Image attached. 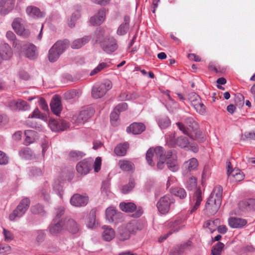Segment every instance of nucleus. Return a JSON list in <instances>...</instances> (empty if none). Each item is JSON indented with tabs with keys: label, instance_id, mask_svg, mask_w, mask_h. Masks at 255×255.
<instances>
[{
	"label": "nucleus",
	"instance_id": "obj_56",
	"mask_svg": "<svg viewBox=\"0 0 255 255\" xmlns=\"http://www.w3.org/2000/svg\"><path fill=\"white\" fill-rule=\"evenodd\" d=\"M50 189L49 188L46 187L43 188L39 193V196L40 198H42L44 201L48 202L50 200Z\"/></svg>",
	"mask_w": 255,
	"mask_h": 255
},
{
	"label": "nucleus",
	"instance_id": "obj_41",
	"mask_svg": "<svg viewBox=\"0 0 255 255\" xmlns=\"http://www.w3.org/2000/svg\"><path fill=\"white\" fill-rule=\"evenodd\" d=\"M128 147V143L127 142L120 143L115 148L114 152L118 156H124L127 153Z\"/></svg>",
	"mask_w": 255,
	"mask_h": 255
},
{
	"label": "nucleus",
	"instance_id": "obj_37",
	"mask_svg": "<svg viewBox=\"0 0 255 255\" xmlns=\"http://www.w3.org/2000/svg\"><path fill=\"white\" fill-rule=\"evenodd\" d=\"M191 245V242L189 241L180 246L175 248L173 251L170 253L169 255H182L185 250H189L190 246Z\"/></svg>",
	"mask_w": 255,
	"mask_h": 255
},
{
	"label": "nucleus",
	"instance_id": "obj_32",
	"mask_svg": "<svg viewBox=\"0 0 255 255\" xmlns=\"http://www.w3.org/2000/svg\"><path fill=\"white\" fill-rule=\"evenodd\" d=\"M167 166L168 168L172 172H175L179 169V165L177 161V156L175 154L172 153V155L167 159Z\"/></svg>",
	"mask_w": 255,
	"mask_h": 255
},
{
	"label": "nucleus",
	"instance_id": "obj_8",
	"mask_svg": "<svg viewBox=\"0 0 255 255\" xmlns=\"http://www.w3.org/2000/svg\"><path fill=\"white\" fill-rule=\"evenodd\" d=\"M30 200L27 198L23 199L17 208L9 215V218L10 221H14L16 218L21 217L28 209L30 205Z\"/></svg>",
	"mask_w": 255,
	"mask_h": 255
},
{
	"label": "nucleus",
	"instance_id": "obj_15",
	"mask_svg": "<svg viewBox=\"0 0 255 255\" xmlns=\"http://www.w3.org/2000/svg\"><path fill=\"white\" fill-rule=\"evenodd\" d=\"M228 166L227 174L230 179L233 182H239L244 179V175L241 170L238 168L234 169L230 171L232 168L231 163L230 161L227 162Z\"/></svg>",
	"mask_w": 255,
	"mask_h": 255
},
{
	"label": "nucleus",
	"instance_id": "obj_18",
	"mask_svg": "<svg viewBox=\"0 0 255 255\" xmlns=\"http://www.w3.org/2000/svg\"><path fill=\"white\" fill-rule=\"evenodd\" d=\"M15 0H0V13L6 15L11 11L14 6Z\"/></svg>",
	"mask_w": 255,
	"mask_h": 255
},
{
	"label": "nucleus",
	"instance_id": "obj_50",
	"mask_svg": "<svg viewBox=\"0 0 255 255\" xmlns=\"http://www.w3.org/2000/svg\"><path fill=\"white\" fill-rule=\"evenodd\" d=\"M157 123L161 128H166L170 125V121L167 117H163L158 119Z\"/></svg>",
	"mask_w": 255,
	"mask_h": 255
},
{
	"label": "nucleus",
	"instance_id": "obj_28",
	"mask_svg": "<svg viewBox=\"0 0 255 255\" xmlns=\"http://www.w3.org/2000/svg\"><path fill=\"white\" fill-rule=\"evenodd\" d=\"M130 17L128 15L124 16V22H123L118 27L117 33L118 35L122 36L125 35L129 28Z\"/></svg>",
	"mask_w": 255,
	"mask_h": 255
},
{
	"label": "nucleus",
	"instance_id": "obj_44",
	"mask_svg": "<svg viewBox=\"0 0 255 255\" xmlns=\"http://www.w3.org/2000/svg\"><path fill=\"white\" fill-rule=\"evenodd\" d=\"M65 226L73 234H76L79 230L77 223L74 220L71 219H69L66 221Z\"/></svg>",
	"mask_w": 255,
	"mask_h": 255
},
{
	"label": "nucleus",
	"instance_id": "obj_17",
	"mask_svg": "<svg viewBox=\"0 0 255 255\" xmlns=\"http://www.w3.org/2000/svg\"><path fill=\"white\" fill-rule=\"evenodd\" d=\"M88 202L87 197L81 195L79 194L73 195L70 199V203L72 205L75 207H82L86 205Z\"/></svg>",
	"mask_w": 255,
	"mask_h": 255
},
{
	"label": "nucleus",
	"instance_id": "obj_49",
	"mask_svg": "<svg viewBox=\"0 0 255 255\" xmlns=\"http://www.w3.org/2000/svg\"><path fill=\"white\" fill-rule=\"evenodd\" d=\"M190 134H193V138L192 139L194 140H198L199 142H202L204 141V137L202 136V132L198 129V127L195 129L191 130L190 132Z\"/></svg>",
	"mask_w": 255,
	"mask_h": 255
},
{
	"label": "nucleus",
	"instance_id": "obj_14",
	"mask_svg": "<svg viewBox=\"0 0 255 255\" xmlns=\"http://www.w3.org/2000/svg\"><path fill=\"white\" fill-rule=\"evenodd\" d=\"M93 159L91 158L85 159L78 163L76 170L81 174H87L92 169Z\"/></svg>",
	"mask_w": 255,
	"mask_h": 255
},
{
	"label": "nucleus",
	"instance_id": "obj_12",
	"mask_svg": "<svg viewBox=\"0 0 255 255\" xmlns=\"http://www.w3.org/2000/svg\"><path fill=\"white\" fill-rule=\"evenodd\" d=\"M49 126L54 131H63L69 128V123L63 120H49Z\"/></svg>",
	"mask_w": 255,
	"mask_h": 255
},
{
	"label": "nucleus",
	"instance_id": "obj_51",
	"mask_svg": "<svg viewBox=\"0 0 255 255\" xmlns=\"http://www.w3.org/2000/svg\"><path fill=\"white\" fill-rule=\"evenodd\" d=\"M85 153L80 151L73 150L70 152L69 154V159L71 160H78L83 157Z\"/></svg>",
	"mask_w": 255,
	"mask_h": 255
},
{
	"label": "nucleus",
	"instance_id": "obj_46",
	"mask_svg": "<svg viewBox=\"0 0 255 255\" xmlns=\"http://www.w3.org/2000/svg\"><path fill=\"white\" fill-rule=\"evenodd\" d=\"M224 247L223 243L218 242L212 247L211 255H221Z\"/></svg>",
	"mask_w": 255,
	"mask_h": 255
},
{
	"label": "nucleus",
	"instance_id": "obj_20",
	"mask_svg": "<svg viewBox=\"0 0 255 255\" xmlns=\"http://www.w3.org/2000/svg\"><path fill=\"white\" fill-rule=\"evenodd\" d=\"M64 225V222L62 220L57 222L53 220L48 227L50 234L53 236H57L63 230Z\"/></svg>",
	"mask_w": 255,
	"mask_h": 255
},
{
	"label": "nucleus",
	"instance_id": "obj_4",
	"mask_svg": "<svg viewBox=\"0 0 255 255\" xmlns=\"http://www.w3.org/2000/svg\"><path fill=\"white\" fill-rule=\"evenodd\" d=\"M172 150H169L167 152L162 146H157L155 148H150L146 153V160L148 164L151 167L154 166V163L152 161L154 153L158 159H168L172 155Z\"/></svg>",
	"mask_w": 255,
	"mask_h": 255
},
{
	"label": "nucleus",
	"instance_id": "obj_43",
	"mask_svg": "<svg viewBox=\"0 0 255 255\" xmlns=\"http://www.w3.org/2000/svg\"><path fill=\"white\" fill-rule=\"evenodd\" d=\"M170 192L175 196L181 199H184L187 196V193L184 189L180 187L172 188L170 190Z\"/></svg>",
	"mask_w": 255,
	"mask_h": 255
},
{
	"label": "nucleus",
	"instance_id": "obj_31",
	"mask_svg": "<svg viewBox=\"0 0 255 255\" xmlns=\"http://www.w3.org/2000/svg\"><path fill=\"white\" fill-rule=\"evenodd\" d=\"M121 215L120 213L117 212L114 208L112 207L107 208L106 211V218L110 223L116 222L117 218Z\"/></svg>",
	"mask_w": 255,
	"mask_h": 255
},
{
	"label": "nucleus",
	"instance_id": "obj_64",
	"mask_svg": "<svg viewBox=\"0 0 255 255\" xmlns=\"http://www.w3.org/2000/svg\"><path fill=\"white\" fill-rule=\"evenodd\" d=\"M3 234L4 236V240L7 242H9L13 239V234L5 229H3Z\"/></svg>",
	"mask_w": 255,
	"mask_h": 255
},
{
	"label": "nucleus",
	"instance_id": "obj_58",
	"mask_svg": "<svg viewBox=\"0 0 255 255\" xmlns=\"http://www.w3.org/2000/svg\"><path fill=\"white\" fill-rule=\"evenodd\" d=\"M134 187V181L133 179H130L128 184L123 187L122 189V193L127 194L129 193Z\"/></svg>",
	"mask_w": 255,
	"mask_h": 255
},
{
	"label": "nucleus",
	"instance_id": "obj_6",
	"mask_svg": "<svg viewBox=\"0 0 255 255\" xmlns=\"http://www.w3.org/2000/svg\"><path fill=\"white\" fill-rule=\"evenodd\" d=\"M175 202L173 197L171 195L167 194L160 198L156 204V207L161 214H166Z\"/></svg>",
	"mask_w": 255,
	"mask_h": 255
},
{
	"label": "nucleus",
	"instance_id": "obj_40",
	"mask_svg": "<svg viewBox=\"0 0 255 255\" xmlns=\"http://www.w3.org/2000/svg\"><path fill=\"white\" fill-rule=\"evenodd\" d=\"M91 37L89 36H85L82 38H79L74 40L71 45L73 49H78L83 45L88 43L90 40Z\"/></svg>",
	"mask_w": 255,
	"mask_h": 255
},
{
	"label": "nucleus",
	"instance_id": "obj_24",
	"mask_svg": "<svg viewBox=\"0 0 255 255\" xmlns=\"http://www.w3.org/2000/svg\"><path fill=\"white\" fill-rule=\"evenodd\" d=\"M229 224L233 228H241L247 224V221L245 219L237 217H232L229 219Z\"/></svg>",
	"mask_w": 255,
	"mask_h": 255
},
{
	"label": "nucleus",
	"instance_id": "obj_53",
	"mask_svg": "<svg viewBox=\"0 0 255 255\" xmlns=\"http://www.w3.org/2000/svg\"><path fill=\"white\" fill-rule=\"evenodd\" d=\"M80 16V9H77L76 11L73 12L71 16L70 20L68 21V25L72 28L75 26V21Z\"/></svg>",
	"mask_w": 255,
	"mask_h": 255
},
{
	"label": "nucleus",
	"instance_id": "obj_39",
	"mask_svg": "<svg viewBox=\"0 0 255 255\" xmlns=\"http://www.w3.org/2000/svg\"><path fill=\"white\" fill-rule=\"evenodd\" d=\"M82 92L80 90H72L66 92L64 95V98L67 100H77L81 96Z\"/></svg>",
	"mask_w": 255,
	"mask_h": 255
},
{
	"label": "nucleus",
	"instance_id": "obj_9",
	"mask_svg": "<svg viewBox=\"0 0 255 255\" xmlns=\"http://www.w3.org/2000/svg\"><path fill=\"white\" fill-rule=\"evenodd\" d=\"M185 126L182 123L178 122L176 123L179 129L182 131V132L187 135L190 138H193V134H190L189 132L191 130H193L198 128V124L194 121L192 118H187L185 119Z\"/></svg>",
	"mask_w": 255,
	"mask_h": 255
},
{
	"label": "nucleus",
	"instance_id": "obj_30",
	"mask_svg": "<svg viewBox=\"0 0 255 255\" xmlns=\"http://www.w3.org/2000/svg\"><path fill=\"white\" fill-rule=\"evenodd\" d=\"M102 228L103 229L102 233L103 239L107 242L112 241L115 237L114 230L112 228L105 225L103 226Z\"/></svg>",
	"mask_w": 255,
	"mask_h": 255
},
{
	"label": "nucleus",
	"instance_id": "obj_7",
	"mask_svg": "<svg viewBox=\"0 0 255 255\" xmlns=\"http://www.w3.org/2000/svg\"><path fill=\"white\" fill-rule=\"evenodd\" d=\"M166 143L170 147L176 146L181 148L187 147L189 144V141L187 137L180 136L177 138H175V133H171L167 135L166 137Z\"/></svg>",
	"mask_w": 255,
	"mask_h": 255
},
{
	"label": "nucleus",
	"instance_id": "obj_42",
	"mask_svg": "<svg viewBox=\"0 0 255 255\" xmlns=\"http://www.w3.org/2000/svg\"><path fill=\"white\" fill-rule=\"evenodd\" d=\"M119 165L123 171H129L134 168V164L131 161L126 160H121L119 161Z\"/></svg>",
	"mask_w": 255,
	"mask_h": 255
},
{
	"label": "nucleus",
	"instance_id": "obj_16",
	"mask_svg": "<svg viewBox=\"0 0 255 255\" xmlns=\"http://www.w3.org/2000/svg\"><path fill=\"white\" fill-rule=\"evenodd\" d=\"M201 194V191L200 189H196L194 192L193 198L191 200V213L195 212L199 207L203 200Z\"/></svg>",
	"mask_w": 255,
	"mask_h": 255
},
{
	"label": "nucleus",
	"instance_id": "obj_61",
	"mask_svg": "<svg viewBox=\"0 0 255 255\" xmlns=\"http://www.w3.org/2000/svg\"><path fill=\"white\" fill-rule=\"evenodd\" d=\"M65 209L63 207H59L56 209L55 217L53 220L54 222L60 221V218L64 214Z\"/></svg>",
	"mask_w": 255,
	"mask_h": 255
},
{
	"label": "nucleus",
	"instance_id": "obj_36",
	"mask_svg": "<svg viewBox=\"0 0 255 255\" xmlns=\"http://www.w3.org/2000/svg\"><path fill=\"white\" fill-rule=\"evenodd\" d=\"M89 116L88 113H76L73 115L72 120L78 124H83L87 121Z\"/></svg>",
	"mask_w": 255,
	"mask_h": 255
},
{
	"label": "nucleus",
	"instance_id": "obj_52",
	"mask_svg": "<svg viewBox=\"0 0 255 255\" xmlns=\"http://www.w3.org/2000/svg\"><path fill=\"white\" fill-rule=\"evenodd\" d=\"M6 37L9 41L12 42L13 46L19 48V41L16 39L15 35L11 31L6 32Z\"/></svg>",
	"mask_w": 255,
	"mask_h": 255
},
{
	"label": "nucleus",
	"instance_id": "obj_33",
	"mask_svg": "<svg viewBox=\"0 0 255 255\" xmlns=\"http://www.w3.org/2000/svg\"><path fill=\"white\" fill-rule=\"evenodd\" d=\"M198 165L197 160L195 158H192L184 162L183 164L184 172L188 173V172L196 170Z\"/></svg>",
	"mask_w": 255,
	"mask_h": 255
},
{
	"label": "nucleus",
	"instance_id": "obj_57",
	"mask_svg": "<svg viewBox=\"0 0 255 255\" xmlns=\"http://www.w3.org/2000/svg\"><path fill=\"white\" fill-rule=\"evenodd\" d=\"M191 104L197 112H203L205 110V106L202 103L201 99L199 101L196 100Z\"/></svg>",
	"mask_w": 255,
	"mask_h": 255
},
{
	"label": "nucleus",
	"instance_id": "obj_26",
	"mask_svg": "<svg viewBox=\"0 0 255 255\" xmlns=\"http://www.w3.org/2000/svg\"><path fill=\"white\" fill-rule=\"evenodd\" d=\"M239 205L240 208L243 211H255V199H249L242 201Z\"/></svg>",
	"mask_w": 255,
	"mask_h": 255
},
{
	"label": "nucleus",
	"instance_id": "obj_21",
	"mask_svg": "<svg viewBox=\"0 0 255 255\" xmlns=\"http://www.w3.org/2000/svg\"><path fill=\"white\" fill-rule=\"evenodd\" d=\"M27 15L33 18H42L45 16V13L41 11L40 9L34 6H28L26 9Z\"/></svg>",
	"mask_w": 255,
	"mask_h": 255
},
{
	"label": "nucleus",
	"instance_id": "obj_23",
	"mask_svg": "<svg viewBox=\"0 0 255 255\" xmlns=\"http://www.w3.org/2000/svg\"><path fill=\"white\" fill-rule=\"evenodd\" d=\"M105 17V9L101 8L96 14L91 17L90 22L93 25H100L104 21Z\"/></svg>",
	"mask_w": 255,
	"mask_h": 255
},
{
	"label": "nucleus",
	"instance_id": "obj_25",
	"mask_svg": "<svg viewBox=\"0 0 255 255\" xmlns=\"http://www.w3.org/2000/svg\"><path fill=\"white\" fill-rule=\"evenodd\" d=\"M50 106L51 112H61L62 106L61 101V98L59 95H56L52 98Z\"/></svg>",
	"mask_w": 255,
	"mask_h": 255
},
{
	"label": "nucleus",
	"instance_id": "obj_27",
	"mask_svg": "<svg viewBox=\"0 0 255 255\" xmlns=\"http://www.w3.org/2000/svg\"><path fill=\"white\" fill-rule=\"evenodd\" d=\"M24 53L26 57L30 60L35 59L38 56L36 47L32 44H29L25 46Z\"/></svg>",
	"mask_w": 255,
	"mask_h": 255
},
{
	"label": "nucleus",
	"instance_id": "obj_59",
	"mask_svg": "<svg viewBox=\"0 0 255 255\" xmlns=\"http://www.w3.org/2000/svg\"><path fill=\"white\" fill-rule=\"evenodd\" d=\"M31 211L34 214H41L44 213L43 207L41 205L37 204L35 206H32L30 208Z\"/></svg>",
	"mask_w": 255,
	"mask_h": 255
},
{
	"label": "nucleus",
	"instance_id": "obj_47",
	"mask_svg": "<svg viewBox=\"0 0 255 255\" xmlns=\"http://www.w3.org/2000/svg\"><path fill=\"white\" fill-rule=\"evenodd\" d=\"M20 156L25 159H30L33 157V152L29 147L22 148L19 152Z\"/></svg>",
	"mask_w": 255,
	"mask_h": 255
},
{
	"label": "nucleus",
	"instance_id": "obj_3",
	"mask_svg": "<svg viewBox=\"0 0 255 255\" xmlns=\"http://www.w3.org/2000/svg\"><path fill=\"white\" fill-rule=\"evenodd\" d=\"M68 45L69 42L67 40L57 41L48 51L47 58L49 62L54 63L57 61Z\"/></svg>",
	"mask_w": 255,
	"mask_h": 255
},
{
	"label": "nucleus",
	"instance_id": "obj_60",
	"mask_svg": "<svg viewBox=\"0 0 255 255\" xmlns=\"http://www.w3.org/2000/svg\"><path fill=\"white\" fill-rule=\"evenodd\" d=\"M180 223V220H175L173 222H170L169 223V227L171 228V230L169 231H172V233L173 232H178L181 229L179 226Z\"/></svg>",
	"mask_w": 255,
	"mask_h": 255
},
{
	"label": "nucleus",
	"instance_id": "obj_34",
	"mask_svg": "<svg viewBox=\"0 0 255 255\" xmlns=\"http://www.w3.org/2000/svg\"><path fill=\"white\" fill-rule=\"evenodd\" d=\"M106 38H105V30L101 27L98 28L95 31L93 41L96 43H103Z\"/></svg>",
	"mask_w": 255,
	"mask_h": 255
},
{
	"label": "nucleus",
	"instance_id": "obj_54",
	"mask_svg": "<svg viewBox=\"0 0 255 255\" xmlns=\"http://www.w3.org/2000/svg\"><path fill=\"white\" fill-rule=\"evenodd\" d=\"M109 67V65L105 62H102L100 63L96 68H95L90 73V76H93L102 70L106 69Z\"/></svg>",
	"mask_w": 255,
	"mask_h": 255
},
{
	"label": "nucleus",
	"instance_id": "obj_55",
	"mask_svg": "<svg viewBox=\"0 0 255 255\" xmlns=\"http://www.w3.org/2000/svg\"><path fill=\"white\" fill-rule=\"evenodd\" d=\"M35 233L36 234V237L35 238L36 242L38 244L43 242L46 237L45 231L41 230H37L35 231Z\"/></svg>",
	"mask_w": 255,
	"mask_h": 255
},
{
	"label": "nucleus",
	"instance_id": "obj_1",
	"mask_svg": "<svg viewBox=\"0 0 255 255\" xmlns=\"http://www.w3.org/2000/svg\"><path fill=\"white\" fill-rule=\"evenodd\" d=\"M223 188L220 185L214 187L208 198L205 207V211L209 216L215 215L219 210L222 200Z\"/></svg>",
	"mask_w": 255,
	"mask_h": 255
},
{
	"label": "nucleus",
	"instance_id": "obj_22",
	"mask_svg": "<svg viewBox=\"0 0 255 255\" xmlns=\"http://www.w3.org/2000/svg\"><path fill=\"white\" fill-rule=\"evenodd\" d=\"M12 55V51L9 45L1 43L0 45V56L3 60L9 59Z\"/></svg>",
	"mask_w": 255,
	"mask_h": 255
},
{
	"label": "nucleus",
	"instance_id": "obj_19",
	"mask_svg": "<svg viewBox=\"0 0 255 255\" xmlns=\"http://www.w3.org/2000/svg\"><path fill=\"white\" fill-rule=\"evenodd\" d=\"M49 113H32L31 115L28 117V120L26 121V123L31 127L34 128L36 126L34 124L32 123L30 119H37L41 120L44 122H47L49 118Z\"/></svg>",
	"mask_w": 255,
	"mask_h": 255
},
{
	"label": "nucleus",
	"instance_id": "obj_63",
	"mask_svg": "<svg viewBox=\"0 0 255 255\" xmlns=\"http://www.w3.org/2000/svg\"><path fill=\"white\" fill-rule=\"evenodd\" d=\"M110 119L112 125L116 126L119 121V114L118 113H111Z\"/></svg>",
	"mask_w": 255,
	"mask_h": 255
},
{
	"label": "nucleus",
	"instance_id": "obj_11",
	"mask_svg": "<svg viewBox=\"0 0 255 255\" xmlns=\"http://www.w3.org/2000/svg\"><path fill=\"white\" fill-rule=\"evenodd\" d=\"M101 46L104 51L108 54L113 53L118 48L117 40L113 37L106 38Z\"/></svg>",
	"mask_w": 255,
	"mask_h": 255
},
{
	"label": "nucleus",
	"instance_id": "obj_38",
	"mask_svg": "<svg viewBox=\"0 0 255 255\" xmlns=\"http://www.w3.org/2000/svg\"><path fill=\"white\" fill-rule=\"evenodd\" d=\"M24 133L26 136L25 143L26 145L34 142L37 137V132L33 130H25Z\"/></svg>",
	"mask_w": 255,
	"mask_h": 255
},
{
	"label": "nucleus",
	"instance_id": "obj_2",
	"mask_svg": "<svg viewBox=\"0 0 255 255\" xmlns=\"http://www.w3.org/2000/svg\"><path fill=\"white\" fill-rule=\"evenodd\" d=\"M138 225L139 223L135 220L123 225L118 228L117 238L121 241L129 239L130 234L134 233L136 231L140 229Z\"/></svg>",
	"mask_w": 255,
	"mask_h": 255
},
{
	"label": "nucleus",
	"instance_id": "obj_29",
	"mask_svg": "<svg viewBox=\"0 0 255 255\" xmlns=\"http://www.w3.org/2000/svg\"><path fill=\"white\" fill-rule=\"evenodd\" d=\"M145 128V127L143 124L134 123L127 128V131L133 134H138L143 132Z\"/></svg>",
	"mask_w": 255,
	"mask_h": 255
},
{
	"label": "nucleus",
	"instance_id": "obj_5",
	"mask_svg": "<svg viewBox=\"0 0 255 255\" xmlns=\"http://www.w3.org/2000/svg\"><path fill=\"white\" fill-rule=\"evenodd\" d=\"M112 82L108 79L104 80L100 83L96 84L92 90V96L94 99L103 97L112 88Z\"/></svg>",
	"mask_w": 255,
	"mask_h": 255
},
{
	"label": "nucleus",
	"instance_id": "obj_13",
	"mask_svg": "<svg viewBox=\"0 0 255 255\" xmlns=\"http://www.w3.org/2000/svg\"><path fill=\"white\" fill-rule=\"evenodd\" d=\"M7 106L11 110L29 111L30 106L25 101L21 99L10 100L7 103Z\"/></svg>",
	"mask_w": 255,
	"mask_h": 255
},
{
	"label": "nucleus",
	"instance_id": "obj_62",
	"mask_svg": "<svg viewBox=\"0 0 255 255\" xmlns=\"http://www.w3.org/2000/svg\"><path fill=\"white\" fill-rule=\"evenodd\" d=\"M128 105L126 103L122 102L117 105L114 109L113 112H124L128 110Z\"/></svg>",
	"mask_w": 255,
	"mask_h": 255
},
{
	"label": "nucleus",
	"instance_id": "obj_35",
	"mask_svg": "<svg viewBox=\"0 0 255 255\" xmlns=\"http://www.w3.org/2000/svg\"><path fill=\"white\" fill-rule=\"evenodd\" d=\"M21 19L16 18L14 19L12 23V27L17 34L22 35L25 34V29L20 23Z\"/></svg>",
	"mask_w": 255,
	"mask_h": 255
},
{
	"label": "nucleus",
	"instance_id": "obj_10",
	"mask_svg": "<svg viewBox=\"0 0 255 255\" xmlns=\"http://www.w3.org/2000/svg\"><path fill=\"white\" fill-rule=\"evenodd\" d=\"M120 208L121 210L127 213L135 212L131 215L133 218H138L141 216L143 213L142 209L139 207L136 208V206L133 203L122 202L120 204Z\"/></svg>",
	"mask_w": 255,
	"mask_h": 255
},
{
	"label": "nucleus",
	"instance_id": "obj_48",
	"mask_svg": "<svg viewBox=\"0 0 255 255\" xmlns=\"http://www.w3.org/2000/svg\"><path fill=\"white\" fill-rule=\"evenodd\" d=\"M220 223V220L218 219H216L214 220H209L207 221L204 226L208 228L212 233H213L215 230H216L218 225Z\"/></svg>",
	"mask_w": 255,
	"mask_h": 255
},
{
	"label": "nucleus",
	"instance_id": "obj_45",
	"mask_svg": "<svg viewBox=\"0 0 255 255\" xmlns=\"http://www.w3.org/2000/svg\"><path fill=\"white\" fill-rule=\"evenodd\" d=\"M96 210L93 209L89 213L87 221V225L90 228H93L96 224Z\"/></svg>",
	"mask_w": 255,
	"mask_h": 255
}]
</instances>
